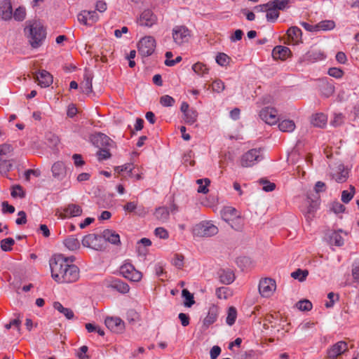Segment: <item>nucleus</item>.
I'll return each mask as SVG.
<instances>
[{
    "label": "nucleus",
    "instance_id": "obj_39",
    "mask_svg": "<svg viewBox=\"0 0 359 359\" xmlns=\"http://www.w3.org/2000/svg\"><path fill=\"white\" fill-rule=\"evenodd\" d=\"M182 297L184 299V304L187 307H191L194 303V295L187 289H184L182 292Z\"/></svg>",
    "mask_w": 359,
    "mask_h": 359
},
{
    "label": "nucleus",
    "instance_id": "obj_23",
    "mask_svg": "<svg viewBox=\"0 0 359 359\" xmlns=\"http://www.w3.org/2000/svg\"><path fill=\"white\" fill-rule=\"evenodd\" d=\"M92 74L89 71L86 70L83 75V81L81 84V88H82L83 93L88 94L92 92Z\"/></svg>",
    "mask_w": 359,
    "mask_h": 359
},
{
    "label": "nucleus",
    "instance_id": "obj_21",
    "mask_svg": "<svg viewBox=\"0 0 359 359\" xmlns=\"http://www.w3.org/2000/svg\"><path fill=\"white\" fill-rule=\"evenodd\" d=\"M332 178L338 183H343L348 178V170L343 165L337 167V170L332 174Z\"/></svg>",
    "mask_w": 359,
    "mask_h": 359
},
{
    "label": "nucleus",
    "instance_id": "obj_36",
    "mask_svg": "<svg viewBox=\"0 0 359 359\" xmlns=\"http://www.w3.org/2000/svg\"><path fill=\"white\" fill-rule=\"evenodd\" d=\"M341 231H333L329 236L330 242L337 246H341L344 245V238L341 235Z\"/></svg>",
    "mask_w": 359,
    "mask_h": 359
},
{
    "label": "nucleus",
    "instance_id": "obj_30",
    "mask_svg": "<svg viewBox=\"0 0 359 359\" xmlns=\"http://www.w3.org/2000/svg\"><path fill=\"white\" fill-rule=\"evenodd\" d=\"M294 122L290 119H283L278 123V128L283 133H292L295 129Z\"/></svg>",
    "mask_w": 359,
    "mask_h": 359
},
{
    "label": "nucleus",
    "instance_id": "obj_45",
    "mask_svg": "<svg viewBox=\"0 0 359 359\" xmlns=\"http://www.w3.org/2000/svg\"><path fill=\"white\" fill-rule=\"evenodd\" d=\"M15 244V241L12 238H7L1 241V248L3 251L8 252L11 250L12 246Z\"/></svg>",
    "mask_w": 359,
    "mask_h": 359
},
{
    "label": "nucleus",
    "instance_id": "obj_58",
    "mask_svg": "<svg viewBox=\"0 0 359 359\" xmlns=\"http://www.w3.org/2000/svg\"><path fill=\"white\" fill-rule=\"evenodd\" d=\"M328 74L330 76L339 79V78L342 77V76H343V71L341 69H339V68L332 67V68L329 69Z\"/></svg>",
    "mask_w": 359,
    "mask_h": 359
},
{
    "label": "nucleus",
    "instance_id": "obj_29",
    "mask_svg": "<svg viewBox=\"0 0 359 359\" xmlns=\"http://www.w3.org/2000/svg\"><path fill=\"white\" fill-rule=\"evenodd\" d=\"M302 34V30L297 27H292L287 32L288 38L291 39L294 43H297L301 41Z\"/></svg>",
    "mask_w": 359,
    "mask_h": 359
},
{
    "label": "nucleus",
    "instance_id": "obj_9",
    "mask_svg": "<svg viewBox=\"0 0 359 359\" xmlns=\"http://www.w3.org/2000/svg\"><path fill=\"white\" fill-rule=\"evenodd\" d=\"M120 273L124 278L133 282H138L142 278V273L136 270L130 263L123 264L120 268Z\"/></svg>",
    "mask_w": 359,
    "mask_h": 359
},
{
    "label": "nucleus",
    "instance_id": "obj_46",
    "mask_svg": "<svg viewBox=\"0 0 359 359\" xmlns=\"http://www.w3.org/2000/svg\"><path fill=\"white\" fill-rule=\"evenodd\" d=\"M26 11L24 7H18L14 11L13 16L17 21H22L25 18Z\"/></svg>",
    "mask_w": 359,
    "mask_h": 359
},
{
    "label": "nucleus",
    "instance_id": "obj_52",
    "mask_svg": "<svg viewBox=\"0 0 359 359\" xmlns=\"http://www.w3.org/2000/svg\"><path fill=\"white\" fill-rule=\"evenodd\" d=\"M154 234L161 239H167L169 237L168 231L163 227L156 228Z\"/></svg>",
    "mask_w": 359,
    "mask_h": 359
},
{
    "label": "nucleus",
    "instance_id": "obj_17",
    "mask_svg": "<svg viewBox=\"0 0 359 359\" xmlns=\"http://www.w3.org/2000/svg\"><path fill=\"white\" fill-rule=\"evenodd\" d=\"M52 174L54 178L62 180L67 174V168L65 164L62 161H57L53 163L51 168Z\"/></svg>",
    "mask_w": 359,
    "mask_h": 359
},
{
    "label": "nucleus",
    "instance_id": "obj_19",
    "mask_svg": "<svg viewBox=\"0 0 359 359\" xmlns=\"http://www.w3.org/2000/svg\"><path fill=\"white\" fill-rule=\"evenodd\" d=\"M39 85L42 88L48 87L53 83L52 75L46 70L40 71L36 76Z\"/></svg>",
    "mask_w": 359,
    "mask_h": 359
},
{
    "label": "nucleus",
    "instance_id": "obj_26",
    "mask_svg": "<svg viewBox=\"0 0 359 359\" xmlns=\"http://www.w3.org/2000/svg\"><path fill=\"white\" fill-rule=\"evenodd\" d=\"M311 121L315 127L324 128L327 123V116L323 113H317L312 116Z\"/></svg>",
    "mask_w": 359,
    "mask_h": 359
},
{
    "label": "nucleus",
    "instance_id": "obj_44",
    "mask_svg": "<svg viewBox=\"0 0 359 359\" xmlns=\"http://www.w3.org/2000/svg\"><path fill=\"white\" fill-rule=\"evenodd\" d=\"M319 29L327 31L332 30L335 27V23L333 20H324L319 22L317 25Z\"/></svg>",
    "mask_w": 359,
    "mask_h": 359
},
{
    "label": "nucleus",
    "instance_id": "obj_5",
    "mask_svg": "<svg viewBox=\"0 0 359 359\" xmlns=\"http://www.w3.org/2000/svg\"><path fill=\"white\" fill-rule=\"evenodd\" d=\"M172 36L174 43L180 46L189 42L191 31L185 25H176L172 28Z\"/></svg>",
    "mask_w": 359,
    "mask_h": 359
},
{
    "label": "nucleus",
    "instance_id": "obj_10",
    "mask_svg": "<svg viewBox=\"0 0 359 359\" xmlns=\"http://www.w3.org/2000/svg\"><path fill=\"white\" fill-rule=\"evenodd\" d=\"M100 17L96 11L83 10L81 11L78 16V21L86 26L91 27L96 23Z\"/></svg>",
    "mask_w": 359,
    "mask_h": 359
},
{
    "label": "nucleus",
    "instance_id": "obj_55",
    "mask_svg": "<svg viewBox=\"0 0 359 359\" xmlns=\"http://www.w3.org/2000/svg\"><path fill=\"white\" fill-rule=\"evenodd\" d=\"M25 192L23 191L22 187L20 185H16L13 187L11 196L13 198L19 197L20 198H22L25 197Z\"/></svg>",
    "mask_w": 359,
    "mask_h": 359
},
{
    "label": "nucleus",
    "instance_id": "obj_34",
    "mask_svg": "<svg viewBox=\"0 0 359 359\" xmlns=\"http://www.w3.org/2000/svg\"><path fill=\"white\" fill-rule=\"evenodd\" d=\"M183 115L184 122L188 125H192L197 121L198 114L195 109L191 108L189 111L183 114Z\"/></svg>",
    "mask_w": 359,
    "mask_h": 359
},
{
    "label": "nucleus",
    "instance_id": "obj_22",
    "mask_svg": "<svg viewBox=\"0 0 359 359\" xmlns=\"http://www.w3.org/2000/svg\"><path fill=\"white\" fill-rule=\"evenodd\" d=\"M102 241H105L114 245L120 243V236L113 230L105 229L102 233Z\"/></svg>",
    "mask_w": 359,
    "mask_h": 359
},
{
    "label": "nucleus",
    "instance_id": "obj_59",
    "mask_svg": "<svg viewBox=\"0 0 359 359\" xmlns=\"http://www.w3.org/2000/svg\"><path fill=\"white\" fill-rule=\"evenodd\" d=\"M88 350V346H82L77 352V357L79 359H89V356L87 355Z\"/></svg>",
    "mask_w": 359,
    "mask_h": 359
},
{
    "label": "nucleus",
    "instance_id": "obj_18",
    "mask_svg": "<svg viewBox=\"0 0 359 359\" xmlns=\"http://www.w3.org/2000/svg\"><path fill=\"white\" fill-rule=\"evenodd\" d=\"M0 16L4 20H11L13 8L11 0H3L0 5Z\"/></svg>",
    "mask_w": 359,
    "mask_h": 359
},
{
    "label": "nucleus",
    "instance_id": "obj_60",
    "mask_svg": "<svg viewBox=\"0 0 359 359\" xmlns=\"http://www.w3.org/2000/svg\"><path fill=\"white\" fill-rule=\"evenodd\" d=\"M137 202L132 201L128 202L124 206L123 210L128 212H135L137 208Z\"/></svg>",
    "mask_w": 359,
    "mask_h": 359
},
{
    "label": "nucleus",
    "instance_id": "obj_4",
    "mask_svg": "<svg viewBox=\"0 0 359 359\" xmlns=\"http://www.w3.org/2000/svg\"><path fill=\"white\" fill-rule=\"evenodd\" d=\"M221 214L222 219L229 223L233 229L236 230L241 229L243 221L238 215L236 209L232 207H226L222 210Z\"/></svg>",
    "mask_w": 359,
    "mask_h": 359
},
{
    "label": "nucleus",
    "instance_id": "obj_15",
    "mask_svg": "<svg viewBox=\"0 0 359 359\" xmlns=\"http://www.w3.org/2000/svg\"><path fill=\"white\" fill-rule=\"evenodd\" d=\"M156 17L151 10H144L138 19V23L141 26L151 27L156 22Z\"/></svg>",
    "mask_w": 359,
    "mask_h": 359
},
{
    "label": "nucleus",
    "instance_id": "obj_11",
    "mask_svg": "<svg viewBox=\"0 0 359 359\" xmlns=\"http://www.w3.org/2000/svg\"><path fill=\"white\" fill-rule=\"evenodd\" d=\"M82 245L95 250H101L103 248L102 237L95 233L88 234L83 238Z\"/></svg>",
    "mask_w": 359,
    "mask_h": 359
},
{
    "label": "nucleus",
    "instance_id": "obj_14",
    "mask_svg": "<svg viewBox=\"0 0 359 359\" xmlns=\"http://www.w3.org/2000/svg\"><path fill=\"white\" fill-rule=\"evenodd\" d=\"M104 323L114 332H121L125 327L124 322L118 317H107Z\"/></svg>",
    "mask_w": 359,
    "mask_h": 359
},
{
    "label": "nucleus",
    "instance_id": "obj_16",
    "mask_svg": "<svg viewBox=\"0 0 359 359\" xmlns=\"http://www.w3.org/2000/svg\"><path fill=\"white\" fill-rule=\"evenodd\" d=\"M347 349L348 344L345 341H338L328 350V357L331 359H335L339 355L344 353Z\"/></svg>",
    "mask_w": 359,
    "mask_h": 359
},
{
    "label": "nucleus",
    "instance_id": "obj_27",
    "mask_svg": "<svg viewBox=\"0 0 359 359\" xmlns=\"http://www.w3.org/2000/svg\"><path fill=\"white\" fill-rule=\"evenodd\" d=\"M156 219L164 223L168 221L170 218V211L168 208L162 206L156 209L154 212Z\"/></svg>",
    "mask_w": 359,
    "mask_h": 359
},
{
    "label": "nucleus",
    "instance_id": "obj_12",
    "mask_svg": "<svg viewBox=\"0 0 359 359\" xmlns=\"http://www.w3.org/2000/svg\"><path fill=\"white\" fill-rule=\"evenodd\" d=\"M262 120L269 125H274L278 121V111L273 107H264L259 112Z\"/></svg>",
    "mask_w": 359,
    "mask_h": 359
},
{
    "label": "nucleus",
    "instance_id": "obj_3",
    "mask_svg": "<svg viewBox=\"0 0 359 359\" xmlns=\"http://www.w3.org/2000/svg\"><path fill=\"white\" fill-rule=\"evenodd\" d=\"M193 234L198 237H210L218 233V228L210 221H203L193 228Z\"/></svg>",
    "mask_w": 359,
    "mask_h": 359
},
{
    "label": "nucleus",
    "instance_id": "obj_50",
    "mask_svg": "<svg viewBox=\"0 0 359 359\" xmlns=\"http://www.w3.org/2000/svg\"><path fill=\"white\" fill-rule=\"evenodd\" d=\"M297 306L300 311H308L312 309V304L310 301L304 299L299 301L297 304Z\"/></svg>",
    "mask_w": 359,
    "mask_h": 359
},
{
    "label": "nucleus",
    "instance_id": "obj_25",
    "mask_svg": "<svg viewBox=\"0 0 359 359\" xmlns=\"http://www.w3.org/2000/svg\"><path fill=\"white\" fill-rule=\"evenodd\" d=\"M217 307L215 306H210L209 308L206 317L203 320V325L205 327H209L210 325H212L217 320Z\"/></svg>",
    "mask_w": 359,
    "mask_h": 359
},
{
    "label": "nucleus",
    "instance_id": "obj_54",
    "mask_svg": "<svg viewBox=\"0 0 359 359\" xmlns=\"http://www.w3.org/2000/svg\"><path fill=\"white\" fill-rule=\"evenodd\" d=\"M109 149L110 148L100 149L97 151V155L100 161L107 160L110 158L111 154L109 152Z\"/></svg>",
    "mask_w": 359,
    "mask_h": 359
},
{
    "label": "nucleus",
    "instance_id": "obj_56",
    "mask_svg": "<svg viewBox=\"0 0 359 359\" xmlns=\"http://www.w3.org/2000/svg\"><path fill=\"white\" fill-rule=\"evenodd\" d=\"M259 183L263 185L262 189L265 191H272L275 189L276 185L274 183L270 182L266 180H260Z\"/></svg>",
    "mask_w": 359,
    "mask_h": 359
},
{
    "label": "nucleus",
    "instance_id": "obj_24",
    "mask_svg": "<svg viewBox=\"0 0 359 359\" xmlns=\"http://www.w3.org/2000/svg\"><path fill=\"white\" fill-rule=\"evenodd\" d=\"M95 139L98 147L102 146L104 148H112L114 147V142L103 133H98L95 137Z\"/></svg>",
    "mask_w": 359,
    "mask_h": 359
},
{
    "label": "nucleus",
    "instance_id": "obj_35",
    "mask_svg": "<svg viewBox=\"0 0 359 359\" xmlns=\"http://www.w3.org/2000/svg\"><path fill=\"white\" fill-rule=\"evenodd\" d=\"M193 71L201 76H204L209 73V68L202 62H196L192 66Z\"/></svg>",
    "mask_w": 359,
    "mask_h": 359
},
{
    "label": "nucleus",
    "instance_id": "obj_57",
    "mask_svg": "<svg viewBox=\"0 0 359 359\" xmlns=\"http://www.w3.org/2000/svg\"><path fill=\"white\" fill-rule=\"evenodd\" d=\"M134 166L132 163H126L123 165L118 166L115 168V170L118 172H126L128 173H131L133 170Z\"/></svg>",
    "mask_w": 359,
    "mask_h": 359
},
{
    "label": "nucleus",
    "instance_id": "obj_64",
    "mask_svg": "<svg viewBox=\"0 0 359 359\" xmlns=\"http://www.w3.org/2000/svg\"><path fill=\"white\" fill-rule=\"evenodd\" d=\"M221 353V348L218 346H214L210 351V358L216 359Z\"/></svg>",
    "mask_w": 359,
    "mask_h": 359
},
{
    "label": "nucleus",
    "instance_id": "obj_13",
    "mask_svg": "<svg viewBox=\"0 0 359 359\" xmlns=\"http://www.w3.org/2000/svg\"><path fill=\"white\" fill-rule=\"evenodd\" d=\"M81 208L79 205L72 203L64 208L62 211L57 210L56 215H57L59 218L63 219L65 217H77L81 215Z\"/></svg>",
    "mask_w": 359,
    "mask_h": 359
},
{
    "label": "nucleus",
    "instance_id": "obj_47",
    "mask_svg": "<svg viewBox=\"0 0 359 359\" xmlns=\"http://www.w3.org/2000/svg\"><path fill=\"white\" fill-rule=\"evenodd\" d=\"M184 257L181 254H175L172 264L177 269H181L184 266Z\"/></svg>",
    "mask_w": 359,
    "mask_h": 359
},
{
    "label": "nucleus",
    "instance_id": "obj_38",
    "mask_svg": "<svg viewBox=\"0 0 359 359\" xmlns=\"http://www.w3.org/2000/svg\"><path fill=\"white\" fill-rule=\"evenodd\" d=\"M266 13V18L269 22H275L279 17L278 9L273 6H269Z\"/></svg>",
    "mask_w": 359,
    "mask_h": 359
},
{
    "label": "nucleus",
    "instance_id": "obj_31",
    "mask_svg": "<svg viewBox=\"0 0 359 359\" xmlns=\"http://www.w3.org/2000/svg\"><path fill=\"white\" fill-rule=\"evenodd\" d=\"M65 246L71 251H74L80 248L79 241L74 236H69L63 241Z\"/></svg>",
    "mask_w": 359,
    "mask_h": 359
},
{
    "label": "nucleus",
    "instance_id": "obj_62",
    "mask_svg": "<svg viewBox=\"0 0 359 359\" xmlns=\"http://www.w3.org/2000/svg\"><path fill=\"white\" fill-rule=\"evenodd\" d=\"M18 217L15 220V223L18 225H22L27 223V215L25 212L20 211L18 213Z\"/></svg>",
    "mask_w": 359,
    "mask_h": 359
},
{
    "label": "nucleus",
    "instance_id": "obj_51",
    "mask_svg": "<svg viewBox=\"0 0 359 359\" xmlns=\"http://www.w3.org/2000/svg\"><path fill=\"white\" fill-rule=\"evenodd\" d=\"M229 57L223 53H220L216 56V62L220 66L226 65L229 63Z\"/></svg>",
    "mask_w": 359,
    "mask_h": 359
},
{
    "label": "nucleus",
    "instance_id": "obj_63",
    "mask_svg": "<svg viewBox=\"0 0 359 359\" xmlns=\"http://www.w3.org/2000/svg\"><path fill=\"white\" fill-rule=\"evenodd\" d=\"M2 212L4 213L8 212L12 214L15 212V208L13 205L8 204L7 201H4L2 203Z\"/></svg>",
    "mask_w": 359,
    "mask_h": 359
},
{
    "label": "nucleus",
    "instance_id": "obj_7",
    "mask_svg": "<svg viewBox=\"0 0 359 359\" xmlns=\"http://www.w3.org/2000/svg\"><path fill=\"white\" fill-rule=\"evenodd\" d=\"M138 51L143 57L151 55L156 48V41L153 36H147L140 39L137 44Z\"/></svg>",
    "mask_w": 359,
    "mask_h": 359
},
{
    "label": "nucleus",
    "instance_id": "obj_28",
    "mask_svg": "<svg viewBox=\"0 0 359 359\" xmlns=\"http://www.w3.org/2000/svg\"><path fill=\"white\" fill-rule=\"evenodd\" d=\"M219 280L222 283L229 285L235 280L233 273L230 270H222L219 272Z\"/></svg>",
    "mask_w": 359,
    "mask_h": 359
},
{
    "label": "nucleus",
    "instance_id": "obj_53",
    "mask_svg": "<svg viewBox=\"0 0 359 359\" xmlns=\"http://www.w3.org/2000/svg\"><path fill=\"white\" fill-rule=\"evenodd\" d=\"M13 147L8 144H4L0 146V162L2 158L1 156H7L13 151Z\"/></svg>",
    "mask_w": 359,
    "mask_h": 359
},
{
    "label": "nucleus",
    "instance_id": "obj_33",
    "mask_svg": "<svg viewBox=\"0 0 359 359\" xmlns=\"http://www.w3.org/2000/svg\"><path fill=\"white\" fill-rule=\"evenodd\" d=\"M292 0H273L269 1V6L275 7L278 11H284L290 7Z\"/></svg>",
    "mask_w": 359,
    "mask_h": 359
},
{
    "label": "nucleus",
    "instance_id": "obj_2",
    "mask_svg": "<svg viewBox=\"0 0 359 359\" xmlns=\"http://www.w3.org/2000/svg\"><path fill=\"white\" fill-rule=\"evenodd\" d=\"M25 32L32 48L41 46L46 39V33L39 22H29L25 28Z\"/></svg>",
    "mask_w": 359,
    "mask_h": 359
},
{
    "label": "nucleus",
    "instance_id": "obj_32",
    "mask_svg": "<svg viewBox=\"0 0 359 359\" xmlns=\"http://www.w3.org/2000/svg\"><path fill=\"white\" fill-rule=\"evenodd\" d=\"M53 307L55 310L63 314L68 320L74 318V314L73 311L69 308L64 307L61 303L58 302H54Z\"/></svg>",
    "mask_w": 359,
    "mask_h": 359
},
{
    "label": "nucleus",
    "instance_id": "obj_37",
    "mask_svg": "<svg viewBox=\"0 0 359 359\" xmlns=\"http://www.w3.org/2000/svg\"><path fill=\"white\" fill-rule=\"evenodd\" d=\"M111 286L123 294L128 293L130 290L129 285L120 280H115L113 281Z\"/></svg>",
    "mask_w": 359,
    "mask_h": 359
},
{
    "label": "nucleus",
    "instance_id": "obj_6",
    "mask_svg": "<svg viewBox=\"0 0 359 359\" xmlns=\"http://www.w3.org/2000/svg\"><path fill=\"white\" fill-rule=\"evenodd\" d=\"M263 158L260 149H252L244 153L240 158L241 165L249 168L255 165Z\"/></svg>",
    "mask_w": 359,
    "mask_h": 359
},
{
    "label": "nucleus",
    "instance_id": "obj_61",
    "mask_svg": "<svg viewBox=\"0 0 359 359\" xmlns=\"http://www.w3.org/2000/svg\"><path fill=\"white\" fill-rule=\"evenodd\" d=\"M228 288L226 287H218L216 290V295L219 299H226L227 298Z\"/></svg>",
    "mask_w": 359,
    "mask_h": 359
},
{
    "label": "nucleus",
    "instance_id": "obj_20",
    "mask_svg": "<svg viewBox=\"0 0 359 359\" xmlns=\"http://www.w3.org/2000/svg\"><path fill=\"white\" fill-rule=\"evenodd\" d=\"M291 51L289 48L283 46H276L272 51V55L274 59H280L282 60L287 58Z\"/></svg>",
    "mask_w": 359,
    "mask_h": 359
},
{
    "label": "nucleus",
    "instance_id": "obj_48",
    "mask_svg": "<svg viewBox=\"0 0 359 359\" xmlns=\"http://www.w3.org/2000/svg\"><path fill=\"white\" fill-rule=\"evenodd\" d=\"M160 103L163 107H172L175 103V100L170 95H165L160 98Z\"/></svg>",
    "mask_w": 359,
    "mask_h": 359
},
{
    "label": "nucleus",
    "instance_id": "obj_40",
    "mask_svg": "<svg viewBox=\"0 0 359 359\" xmlns=\"http://www.w3.org/2000/svg\"><path fill=\"white\" fill-rule=\"evenodd\" d=\"M196 183L199 185L198 192L202 194H207L208 192V186L210 184V181L208 178L197 180Z\"/></svg>",
    "mask_w": 359,
    "mask_h": 359
},
{
    "label": "nucleus",
    "instance_id": "obj_8",
    "mask_svg": "<svg viewBox=\"0 0 359 359\" xmlns=\"http://www.w3.org/2000/svg\"><path fill=\"white\" fill-rule=\"evenodd\" d=\"M258 289L262 297L269 298L276 290V281L270 278H262L259 281Z\"/></svg>",
    "mask_w": 359,
    "mask_h": 359
},
{
    "label": "nucleus",
    "instance_id": "obj_49",
    "mask_svg": "<svg viewBox=\"0 0 359 359\" xmlns=\"http://www.w3.org/2000/svg\"><path fill=\"white\" fill-rule=\"evenodd\" d=\"M211 87L212 91L218 93H222L225 88L224 82L220 79L215 80L212 82Z\"/></svg>",
    "mask_w": 359,
    "mask_h": 359
},
{
    "label": "nucleus",
    "instance_id": "obj_41",
    "mask_svg": "<svg viewBox=\"0 0 359 359\" xmlns=\"http://www.w3.org/2000/svg\"><path fill=\"white\" fill-rule=\"evenodd\" d=\"M308 275L309 271L307 270H302L300 269H297L291 273V276L294 279H297L300 282L305 280Z\"/></svg>",
    "mask_w": 359,
    "mask_h": 359
},
{
    "label": "nucleus",
    "instance_id": "obj_42",
    "mask_svg": "<svg viewBox=\"0 0 359 359\" xmlns=\"http://www.w3.org/2000/svg\"><path fill=\"white\" fill-rule=\"evenodd\" d=\"M351 191L344 190L341 193V201L344 203H348L351 201L355 194V188L353 186H350Z\"/></svg>",
    "mask_w": 359,
    "mask_h": 359
},
{
    "label": "nucleus",
    "instance_id": "obj_43",
    "mask_svg": "<svg viewBox=\"0 0 359 359\" xmlns=\"http://www.w3.org/2000/svg\"><path fill=\"white\" fill-rule=\"evenodd\" d=\"M236 309L233 306L230 307L228 310V315L226 320V323L230 326L233 325L236 321Z\"/></svg>",
    "mask_w": 359,
    "mask_h": 359
},
{
    "label": "nucleus",
    "instance_id": "obj_1",
    "mask_svg": "<svg viewBox=\"0 0 359 359\" xmlns=\"http://www.w3.org/2000/svg\"><path fill=\"white\" fill-rule=\"evenodd\" d=\"M74 257H65L62 254L55 255L50 260L52 278L58 283H71L79 278V269L74 264Z\"/></svg>",
    "mask_w": 359,
    "mask_h": 359
}]
</instances>
